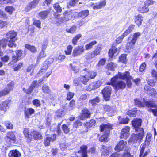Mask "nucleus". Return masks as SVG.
Returning a JSON list of instances; mask_svg holds the SVG:
<instances>
[{
  "label": "nucleus",
  "instance_id": "nucleus-1",
  "mask_svg": "<svg viewBox=\"0 0 157 157\" xmlns=\"http://www.w3.org/2000/svg\"><path fill=\"white\" fill-rule=\"evenodd\" d=\"M120 73H119L118 75L111 78L110 82L107 83V85H111L113 86L116 91L120 89H123L125 88L126 86L125 82L121 80H119V78H120L119 75Z\"/></svg>",
  "mask_w": 157,
  "mask_h": 157
},
{
  "label": "nucleus",
  "instance_id": "nucleus-45",
  "mask_svg": "<svg viewBox=\"0 0 157 157\" xmlns=\"http://www.w3.org/2000/svg\"><path fill=\"white\" fill-rule=\"evenodd\" d=\"M134 29V25H130L128 27V29L124 33V36H126L129 34Z\"/></svg>",
  "mask_w": 157,
  "mask_h": 157
},
{
  "label": "nucleus",
  "instance_id": "nucleus-8",
  "mask_svg": "<svg viewBox=\"0 0 157 157\" xmlns=\"http://www.w3.org/2000/svg\"><path fill=\"white\" fill-rule=\"evenodd\" d=\"M84 50L83 45L78 46L73 50L72 55L74 57L79 56L84 52Z\"/></svg>",
  "mask_w": 157,
  "mask_h": 157
},
{
  "label": "nucleus",
  "instance_id": "nucleus-4",
  "mask_svg": "<svg viewBox=\"0 0 157 157\" xmlns=\"http://www.w3.org/2000/svg\"><path fill=\"white\" fill-rule=\"evenodd\" d=\"M139 130L135 131L136 134L132 135V141L134 142L140 143L144 136V130L143 128H139Z\"/></svg>",
  "mask_w": 157,
  "mask_h": 157
},
{
  "label": "nucleus",
  "instance_id": "nucleus-52",
  "mask_svg": "<svg viewBox=\"0 0 157 157\" xmlns=\"http://www.w3.org/2000/svg\"><path fill=\"white\" fill-rule=\"evenodd\" d=\"M115 67V64L112 62H111L107 65L106 68L109 70L113 71Z\"/></svg>",
  "mask_w": 157,
  "mask_h": 157
},
{
  "label": "nucleus",
  "instance_id": "nucleus-47",
  "mask_svg": "<svg viewBox=\"0 0 157 157\" xmlns=\"http://www.w3.org/2000/svg\"><path fill=\"white\" fill-rule=\"evenodd\" d=\"M22 51L21 50H19L16 51V53L17 56L19 58V60L23 58L24 56L23 55Z\"/></svg>",
  "mask_w": 157,
  "mask_h": 157
},
{
  "label": "nucleus",
  "instance_id": "nucleus-36",
  "mask_svg": "<svg viewBox=\"0 0 157 157\" xmlns=\"http://www.w3.org/2000/svg\"><path fill=\"white\" fill-rule=\"evenodd\" d=\"M25 48L27 49L30 50L33 53H34L36 51V49L34 46H31L29 44H25Z\"/></svg>",
  "mask_w": 157,
  "mask_h": 157
},
{
  "label": "nucleus",
  "instance_id": "nucleus-63",
  "mask_svg": "<svg viewBox=\"0 0 157 157\" xmlns=\"http://www.w3.org/2000/svg\"><path fill=\"white\" fill-rule=\"evenodd\" d=\"M33 24L39 28L40 29L41 28L40 27L41 22L39 20H34Z\"/></svg>",
  "mask_w": 157,
  "mask_h": 157
},
{
  "label": "nucleus",
  "instance_id": "nucleus-60",
  "mask_svg": "<svg viewBox=\"0 0 157 157\" xmlns=\"http://www.w3.org/2000/svg\"><path fill=\"white\" fill-rule=\"evenodd\" d=\"M42 89L43 92L45 93H49L50 92L49 87L46 85L43 86L42 87Z\"/></svg>",
  "mask_w": 157,
  "mask_h": 157
},
{
  "label": "nucleus",
  "instance_id": "nucleus-43",
  "mask_svg": "<svg viewBox=\"0 0 157 157\" xmlns=\"http://www.w3.org/2000/svg\"><path fill=\"white\" fill-rule=\"evenodd\" d=\"M14 82L13 81H12L7 85V87L4 89L5 90H7L8 91V93L10 92V91L11 90L14 86Z\"/></svg>",
  "mask_w": 157,
  "mask_h": 157
},
{
  "label": "nucleus",
  "instance_id": "nucleus-14",
  "mask_svg": "<svg viewBox=\"0 0 157 157\" xmlns=\"http://www.w3.org/2000/svg\"><path fill=\"white\" fill-rule=\"evenodd\" d=\"M39 0H34L29 2L25 7V10L26 11H29L32 8H35L37 5Z\"/></svg>",
  "mask_w": 157,
  "mask_h": 157
},
{
  "label": "nucleus",
  "instance_id": "nucleus-49",
  "mask_svg": "<svg viewBox=\"0 0 157 157\" xmlns=\"http://www.w3.org/2000/svg\"><path fill=\"white\" fill-rule=\"evenodd\" d=\"M151 137V135L150 133H148L147 134L145 141V143L147 145H148L150 144Z\"/></svg>",
  "mask_w": 157,
  "mask_h": 157
},
{
  "label": "nucleus",
  "instance_id": "nucleus-10",
  "mask_svg": "<svg viewBox=\"0 0 157 157\" xmlns=\"http://www.w3.org/2000/svg\"><path fill=\"white\" fill-rule=\"evenodd\" d=\"M130 128L128 126L124 127L122 129L121 132L120 138L125 139L129 136L130 135Z\"/></svg>",
  "mask_w": 157,
  "mask_h": 157
},
{
  "label": "nucleus",
  "instance_id": "nucleus-64",
  "mask_svg": "<svg viewBox=\"0 0 157 157\" xmlns=\"http://www.w3.org/2000/svg\"><path fill=\"white\" fill-rule=\"evenodd\" d=\"M56 114L59 117H62L64 115L63 111L62 109H59L56 112Z\"/></svg>",
  "mask_w": 157,
  "mask_h": 157
},
{
  "label": "nucleus",
  "instance_id": "nucleus-2",
  "mask_svg": "<svg viewBox=\"0 0 157 157\" xmlns=\"http://www.w3.org/2000/svg\"><path fill=\"white\" fill-rule=\"evenodd\" d=\"M134 102L135 105L138 107H143L145 105L148 107L157 108V105L156 104L150 101H146L144 103L136 98L134 100ZM148 110L152 112L155 116H157V109H155L150 108L148 109Z\"/></svg>",
  "mask_w": 157,
  "mask_h": 157
},
{
  "label": "nucleus",
  "instance_id": "nucleus-50",
  "mask_svg": "<svg viewBox=\"0 0 157 157\" xmlns=\"http://www.w3.org/2000/svg\"><path fill=\"white\" fill-rule=\"evenodd\" d=\"M34 89L32 87V86H30L29 88L27 89H26L25 88H23L22 89L23 91L25 93L27 94H29L31 93Z\"/></svg>",
  "mask_w": 157,
  "mask_h": 157
},
{
  "label": "nucleus",
  "instance_id": "nucleus-33",
  "mask_svg": "<svg viewBox=\"0 0 157 157\" xmlns=\"http://www.w3.org/2000/svg\"><path fill=\"white\" fill-rule=\"evenodd\" d=\"M117 51V48L115 46H113L111 48L109 52V55L110 57L112 58L114 54Z\"/></svg>",
  "mask_w": 157,
  "mask_h": 157
},
{
  "label": "nucleus",
  "instance_id": "nucleus-3",
  "mask_svg": "<svg viewBox=\"0 0 157 157\" xmlns=\"http://www.w3.org/2000/svg\"><path fill=\"white\" fill-rule=\"evenodd\" d=\"M6 37L7 39L8 45L10 47H16L15 41L17 40V33L13 30L9 31L6 33Z\"/></svg>",
  "mask_w": 157,
  "mask_h": 157
},
{
  "label": "nucleus",
  "instance_id": "nucleus-48",
  "mask_svg": "<svg viewBox=\"0 0 157 157\" xmlns=\"http://www.w3.org/2000/svg\"><path fill=\"white\" fill-rule=\"evenodd\" d=\"M76 26L73 25L69 29L67 28L66 31L68 33H73L76 31Z\"/></svg>",
  "mask_w": 157,
  "mask_h": 157
},
{
  "label": "nucleus",
  "instance_id": "nucleus-22",
  "mask_svg": "<svg viewBox=\"0 0 157 157\" xmlns=\"http://www.w3.org/2000/svg\"><path fill=\"white\" fill-rule=\"evenodd\" d=\"M106 2L105 0L102 1L99 3H97L95 5L93 6V8L94 10L99 9L105 6Z\"/></svg>",
  "mask_w": 157,
  "mask_h": 157
},
{
  "label": "nucleus",
  "instance_id": "nucleus-51",
  "mask_svg": "<svg viewBox=\"0 0 157 157\" xmlns=\"http://www.w3.org/2000/svg\"><path fill=\"white\" fill-rule=\"evenodd\" d=\"M59 17V15H58L57 17H55L56 20L58 24H61L62 23L66 22L64 17Z\"/></svg>",
  "mask_w": 157,
  "mask_h": 157
},
{
  "label": "nucleus",
  "instance_id": "nucleus-57",
  "mask_svg": "<svg viewBox=\"0 0 157 157\" xmlns=\"http://www.w3.org/2000/svg\"><path fill=\"white\" fill-rule=\"evenodd\" d=\"M78 0H71L67 4L68 6H75V4L78 2Z\"/></svg>",
  "mask_w": 157,
  "mask_h": 157
},
{
  "label": "nucleus",
  "instance_id": "nucleus-23",
  "mask_svg": "<svg viewBox=\"0 0 157 157\" xmlns=\"http://www.w3.org/2000/svg\"><path fill=\"white\" fill-rule=\"evenodd\" d=\"M72 13L71 11H67L63 13L64 19L65 21H68L72 17Z\"/></svg>",
  "mask_w": 157,
  "mask_h": 157
},
{
  "label": "nucleus",
  "instance_id": "nucleus-5",
  "mask_svg": "<svg viewBox=\"0 0 157 157\" xmlns=\"http://www.w3.org/2000/svg\"><path fill=\"white\" fill-rule=\"evenodd\" d=\"M140 35V33L137 32L134 34L132 37H130L128 38V42L126 45L127 49H129V48H132L136 42L138 38Z\"/></svg>",
  "mask_w": 157,
  "mask_h": 157
},
{
  "label": "nucleus",
  "instance_id": "nucleus-37",
  "mask_svg": "<svg viewBox=\"0 0 157 157\" xmlns=\"http://www.w3.org/2000/svg\"><path fill=\"white\" fill-rule=\"evenodd\" d=\"M81 37L82 35L81 34H78L74 37L72 40L73 44L74 45H76L78 41Z\"/></svg>",
  "mask_w": 157,
  "mask_h": 157
},
{
  "label": "nucleus",
  "instance_id": "nucleus-59",
  "mask_svg": "<svg viewBox=\"0 0 157 157\" xmlns=\"http://www.w3.org/2000/svg\"><path fill=\"white\" fill-rule=\"evenodd\" d=\"M73 48V46L71 45H69L67 48V50L65 51V53L67 55H69L71 53L72 49Z\"/></svg>",
  "mask_w": 157,
  "mask_h": 157
},
{
  "label": "nucleus",
  "instance_id": "nucleus-18",
  "mask_svg": "<svg viewBox=\"0 0 157 157\" xmlns=\"http://www.w3.org/2000/svg\"><path fill=\"white\" fill-rule=\"evenodd\" d=\"M35 112L34 110L32 108H25L24 110L25 115L27 118H29L31 115Z\"/></svg>",
  "mask_w": 157,
  "mask_h": 157
},
{
  "label": "nucleus",
  "instance_id": "nucleus-31",
  "mask_svg": "<svg viewBox=\"0 0 157 157\" xmlns=\"http://www.w3.org/2000/svg\"><path fill=\"white\" fill-rule=\"evenodd\" d=\"M102 49L101 46V45H98L97 46L93 52L95 56L100 55Z\"/></svg>",
  "mask_w": 157,
  "mask_h": 157
},
{
  "label": "nucleus",
  "instance_id": "nucleus-54",
  "mask_svg": "<svg viewBox=\"0 0 157 157\" xmlns=\"http://www.w3.org/2000/svg\"><path fill=\"white\" fill-rule=\"evenodd\" d=\"M7 39H3L0 40V46L3 48L6 47L7 44Z\"/></svg>",
  "mask_w": 157,
  "mask_h": 157
},
{
  "label": "nucleus",
  "instance_id": "nucleus-39",
  "mask_svg": "<svg viewBox=\"0 0 157 157\" xmlns=\"http://www.w3.org/2000/svg\"><path fill=\"white\" fill-rule=\"evenodd\" d=\"M3 124L8 129H12L13 128L12 124L9 121H5L3 122Z\"/></svg>",
  "mask_w": 157,
  "mask_h": 157
},
{
  "label": "nucleus",
  "instance_id": "nucleus-29",
  "mask_svg": "<svg viewBox=\"0 0 157 157\" xmlns=\"http://www.w3.org/2000/svg\"><path fill=\"white\" fill-rule=\"evenodd\" d=\"M50 12L49 10H46L40 12L39 13V16L42 19H45L49 14Z\"/></svg>",
  "mask_w": 157,
  "mask_h": 157
},
{
  "label": "nucleus",
  "instance_id": "nucleus-38",
  "mask_svg": "<svg viewBox=\"0 0 157 157\" xmlns=\"http://www.w3.org/2000/svg\"><path fill=\"white\" fill-rule=\"evenodd\" d=\"M89 14V11L88 10L82 11L80 12L78 14V15L80 17L82 18L88 16Z\"/></svg>",
  "mask_w": 157,
  "mask_h": 157
},
{
  "label": "nucleus",
  "instance_id": "nucleus-25",
  "mask_svg": "<svg viewBox=\"0 0 157 157\" xmlns=\"http://www.w3.org/2000/svg\"><path fill=\"white\" fill-rule=\"evenodd\" d=\"M143 20V17L140 14H138L135 17V22L138 26L141 25Z\"/></svg>",
  "mask_w": 157,
  "mask_h": 157
},
{
  "label": "nucleus",
  "instance_id": "nucleus-12",
  "mask_svg": "<svg viewBox=\"0 0 157 157\" xmlns=\"http://www.w3.org/2000/svg\"><path fill=\"white\" fill-rule=\"evenodd\" d=\"M101 131H104L105 133L109 134L110 130L112 129V125L109 123L103 124L100 126Z\"/></svg>",
  "mask_w": 157,
  "mask_h": 157
},
{
  "label": "nucleus",
  "instance_id": "nucleus-42",
  "mask_svg": "<svg viewBox=\"0 0 157 157\" xmlns=\"http://www.w3.org/2000/svg\"><path fill=\"white\" fill-rule=\"evenodd\" d=\"M70 145V144L69 143L65 142L61 143L60 144V147L62 150L64 151L67 149Z\"/></svg>",
  "mask_w": 157,
  "mask_h": 157
},
{
  "label": "nucleus",
  "instance_id": "nucleus-30",
  "mask_svg": "<svg viewBox=\"0 0 157 157\" xmlns=\"http://www.w3.org/2000/svg\"><path fill=\"white\" fill-rule=\"evenodd\" d=\"M87 147L85 145L81 147V151L83 157H87Z\"/></svg>",
  "mask_w": 157,
  "mask_h": 157
},
{
  "label": "nucleus",
  "instance_id": "nucleus-6",
  "mask_svg": "<svg viewBox=\"0 0 157 157\" xmlns=\"http://www.w3.org/2000/svg\"><path fill=\"white\" fill-rule=\"evenodd\" d=\"M119 75L121 79L123 80L126 79L127 86L128 88H130L132 84L130 80L132 79V78L130 76L129 73L128 71H126L124 73L119 74Z\"/></svg>",
  "mask_w": 157,
  "mask_h": 157
},
{
  "label": "nucleus",
  "instance_id": "nucleus-32",
  "mask_svg": "<svg viewBox=\"0 0 157 157\" xmlns=\"http://www.w3.org/2000/svg\"><path fill=\"white\" fill-rule=\"evenodd\" d=\"M32 136L35 140L40 139H41L42 135L39 132L36 131H33L32 132Z\"/></svg>",
  "mask_w": 157,
  "mask_h": 157
},
{
  "label": "nucleus",
  "instance_id": "nucleus-56",
  "mask_svg": "<svg viewBox=\"0 0 157 157\" xmlns=\"http://www.w3.org/2000/svg\"><path fill=\"white\" fill-rule=\"evenodd\" d=\"M119 60L123 63H125L127 62L126 55L123 54L121 55L119 58Z\"/></svg>",
  "mask_w": 157,
  "mask_h": 157
},
{
  "label": "nucleus",
  "instance_id": "nucleus-44",
  "mask_svg": "<svg viewBox=\"0 0 157 157\" xmlns=\"http://www.w3.org/2000/svg\"><path fill=\"white\" fill-rule=\"evenodd\" d=\"M95 56L93 52L87 53L85 56L86 58L88 60H91Z\"/></svg>",
  "mask_w": 157,
  "mask_h": 157
},
{
  "label": "nucleus",
  "instance_id": "nucleus-21",
  "mask_svg": "<svg viewBox=\"0 0 157 157\" xmlns=\"http://www.w3.org/2000/svg\"><path fill=\"white\" fill-rule=\"evenodd\" d=\"M8 156L10 157H21V154L17 150H15L10 151Z\"/></svg>",
  "mask_w": 157,
  "mask_h": 157
},
{
  "label": "nucleus",
  "instance_id": "nucleus-35",
  "mask_svg": "<svg viewBox=\"0 0 157 157\" xmlns=\"http://www.w3.org/2000/svg\"><path fill=\"white\" fill-rule=\"evenodd\" d=\"M97 42L96 41H93L88 44H86L85 46V50H88L91 49L93 48V46L96 44Z\"/></svg>",
  "mask_w": 157,
  "mask_h": 157
},
{
  "label": "nucleus",
  "instance_id": "nucleus-24",
  "mask_svg": "<svg viewBox=\"0 0 157 157\" xmlns=\"http://www.w3.org/2000/svg\"><path fill=\"white\" fill-rule=\"evenodd\" d=\"M145 90H147V93L149 95H151L153 97L156 94V91L155 89L149 87L145 86L144 87Z\"/></svg>",
  "mask_w": 157,
  "mask_h": 157
},
{
  "label": "nucleus",
  "instance_id": "nucleus-58",
  "mask_svg": "<svg viewBox=\"0 0 157 157\" xmlns=\"http://www.w3.org/2000/svg\"><path fill=\"white\" fill-rule=\"evenodd\" d=\"M32 103L33 105L36 107H39L41 105L40 101L37 99H34L32 101Z\"/></svg>",
  "mask_w": 157,
  "mask_h": 157
},
{
  "label": "nucleus",
  "instance_id": "nucleus-15",
  "mask_svg": "<svg viewBox=\"0 0 157 157\" xmlns=\"http://www.w3.org/2000/svg\"><path fill=\"white\" fill-rule=\"evenodd\" d=\"M82 113L80 116V118L83 120L89 118L91 115L90 111L87 109H85L82 110Z\"/></svg>",
  "mask_w": 157,
  "mask_h": 157
},
{
  "label": "nucleus",
  "instance_id": "nucleus-20",
  "mask_svg": "<svg viewBox=\"0 0 157 157\" xmlns=\"http://www.w3.org/2000/svg\"><path fill=\"white\" fill-rule=\"evenodd\" d=\"M23 133L25 137L28 138L30 141L32 140V132L30 133L28 128H24Z\"/></svg>",
  "mask_w": 157,
  "mask_h": 157
},
{
  "label": "nucleus",
  "instance_id": "nucleus-53",
  "mask_svg": "<svg viewBox=\"0 0 157 157\" xmlns=\"http://www.w3.org/2000/svg\"><path fill=\"white\" fill-rule=\"evenodd\" d=\"M53 7L55 10L57 12H61L62 11V9L60 6V5L58 3H55L53 5Z\"/></svg>",
  "mask_w": 157,
  "mask_h": 157
},
{
  "label": "nucleus",
  "instance_id": "nucleus-11",
  "mask_svg": "<svg viewBox=\"0 0 157 157\" xmlns=\"http://www.w3.org/2000/svg\"><path fill=\"white\" fill-rule=\"evenodd\" d=\"M142 120L140 119H134L132 121V124L135 129V131L139 130V128H143L140 127L141 125Z\"/></svg>",
  "mask_w": 157,
  "mask_h": 157
},
{
  "label": "nucleus",
  "instance_id": "nucleus-9",
  "mask_svg": "<svg viewBox=\"0 0 157 157\" xmlns=\"http://www.w3.org/2000/svg\"><path fill=\"white\" fill-rule=\"evenodd\" d=\"M104 110L108 112L110 116L114 115L116 113V108L114 106H111L109 105H105L104 107Z\"/></svg>",
  "mask_w": 157,
  "mask_h": 157
},
{
  "label": "nucleus",
  "instance_id": "nucleus-19",
  "mask_svg": "<svg viewBox=\"0 0 157 157\" xmlns=\"http://www.w3.org/2000/svg\"><path fill=\"white\" fill-rule=\"evenodd\" d=\"M10 101L9 100H6L0 104V110L6 111L9 108L8 104Z\"/></svg>",
  "mask_w": 157,
  "mask_h": 157
},
{
  "label": "nucleus",
  "instance_id": "nucleus-26",
  "mask_svg": "<svg viewBox=\"0 0 157 157\" xmlns=\"http://www.w3.org/2000/svg\"><path fill=\"white\" fill-rule=\"evenodd\" d=\"M121 157H134L131 155L130 153L129 148L128 147H126L123 153L121 155Z\"/></svg>",
  "mask_w": 157,
  "mask_h": 157
},
{
  "label": "nucleus",
  "instance_id": "nucleus-61",
  "mask_svg": "<svg viewBox=\"0 0 157 157\" xmlns=\"http://www.w3.org/2000/svg\"><path fill=\"white\" fill-rule=\"evenodd\" d=\"M87 97V95L85 94H82L80 96L78 100V102H81L82 101H84L86 99Z\"/></svg>",
  "mask_w": 157,
  "mask_h": 157
},
{
  "label": "nucleus",
  "instance_id": "nucleus-40",
  "mask_svg": "<svg viewBox=\"0 0 157 157\" xmlns=\"http://www.w3.org/2000/svg\"><path fill=\"white\" fill-rule=\"evenodd\" d=\"M107 149V148L104 145L102 146L101 149V151L102 152V154L105 156H107L109 154V152Z\"/></svg>",
  "mask_w": 157,
  "mask_h": 157
},
{
  "label": "nucleus",
  "instance_id": "nucleus-62",
  "mask_svg": "<svg viewBox=\"0 0 157 157\" xmlns=\"http://www.w3.org/2000/svg\"><path fill=\"white\" fill-rule=\"evenodd\" d=\"M126 36H124V33H123L122 35H121L120 36H119L118 38L116 39V43L117 44L120 43L122 41L124 37Z\"/></svg>",
  "mask_w": 157,
  "mask_h": 157
},
{
  "label": "nucleus",
  "instance_id": "nucleus-34",
  "mask_svg": "<svg viewBox=\"0 0 157 157\" xmlns=\"http://www.w3.org/2000/svg\"><path fill=\"white\" fill-rule=\"evenodd\" d=\"M109 134L105 133L103 135L99 138V140L101 142H107L109 140Z\"/></svg>",
  "mask_w": 157,
  "mask_h": 157
},
{
  "label": "nucleus",
  "instance_id": "nucleus-27",
  "mask_svg": "<svg viewBox=\"0 0 157 157\" xmlns=\"http://www.w3.org/2000/svg\"><path fill=\"white\" fill-rule=\"evenodd\" d=\"M82 73L85 74V75L80 76V79L82 82L84 84H85L89 80V76L86 74V72H83Z\"/></svg>",
  "mask_w": 157,
  "mask_h": 157
},
{
  "label": "nucleus",
  "instance_id": "nucleus-16",
  "mask_svg": "<svg viewBox=\"0 0 157 157\" xmlns=\"http://www.w3.org/2000/svg\"><path fill=\"white\" fill-rule=\"evenodd\" d=\"M5 140L6 141L10 142L11 140L15 141V136L13 132H9L6 135V136L5 137Z\"/></svg>",
  "mask_w": 157,
  "mask_h": 157
},
{
  "label": "nucleus",
  "instance_id": "nucleus-28",
  "mask_svg": "<svg viewBox=\"0 0 157 157\" xmlns=\"http://www.w3.org/2000/svg\"><path fill=\"white\" fill-rule=\"evenodd\" d=\"M138 11L142 13H146L149 11L148 7L145 5L143 6H140L138 8Z\"/></svg>",
  "mask_w": 157,
  "mask_h": 157
},
{
  "label": "nucleus",
  "instance_id": "nucleus-46",
  "mask_svg": "<svg viewBox=\"0 0 157 157\" xmlns=\"http://www.w3.org/2000/svg\"><path fill=\"white\" fill-rule=\"evenodd\" d=\"M62 129L63 131L65 134L68 133L70 131V129L68 126L66 124H64L62 125Z\"/></svg>",
  "mask_w": 157,
  "mask_h": 157
},
{
  "label": "nucleus",
  "instance_id": "nucleus-13",
  "mask_svg": "<svg viewBox=\"0 0 157 157\" xmlns=\"http://www.w3.org/2000/svg\"><path fill=\"white\" fill-rule=\"evenodd\" d=\"M127 144L124 140H121L117 144L115 147V150L118 152L122 151Z\"/></svg>",
  "mask_w": 157,
  "mask_h": 157
},
{
  "label": "nucleus",
  "instance_id": "nucleus-41",
  "mask_svg": "<svg viewBox=\"0 0 157 157\" xmlns=\"http://www.w3.org/2000/svg\"><path fill=\"white\" fill-rule=\"evenodd\" d=\"M100 101V98L98 97L97 96L94 99L90 100L89 103L91 104L92 105L95 106L97 103L99 102Z\"/></svg>",
  "mask_w": 157,
  "mask_h": 157
},
{
  "label": "nucleus",
  "instance_id": "nucleus-7",
  "mask_svg": "<svg viewBox=\"0 0 157 157\" xmlns=\"http://www.w3.org/2000/svg\"><path fill=\"white\" fill-rule=\"evenodd\" d=\"M111 89V87L110 86H107L104 88L102 90V92L104 99L106 101H108L110 98Z\"/></svg>",
  "mask_w": 157,
  "mask_h": 157
},
{
  "label": "nucleus",
  "instance_id": "nucleus-17",
  "mask_svg": "<svg viewBox=\"0 0 157 157\" xmlns=\"http://www.w3.org/2000/svg\"><path fill=\"white\" fill-rule=\"evenodd\" d=\"M83 72H86L88 75L89 76V78H93L95 77L97 75V73L94 71H90L89 70L86 68L83 69L81 71V72L83 73Z\"/></svg>",
  "mask_w": 157,
  "mask_h": 157
},
{
  "label": "nucleus",
  "instance_id": "nucleus-55",
  "mask_svg": "<svg viewBox=\"0 0 157 157\" xmlns=\"http://www.w3.org/2000/svg\"><path fill=\"white\" fill-rule=\"evenodd\" d=\"M52 141L50 137L47 136L44 139V145L46 146H48L50 145V142Z\"/></svg>",
  "mask_w": 157,
  "mask_h": 157
}]
</instances>
